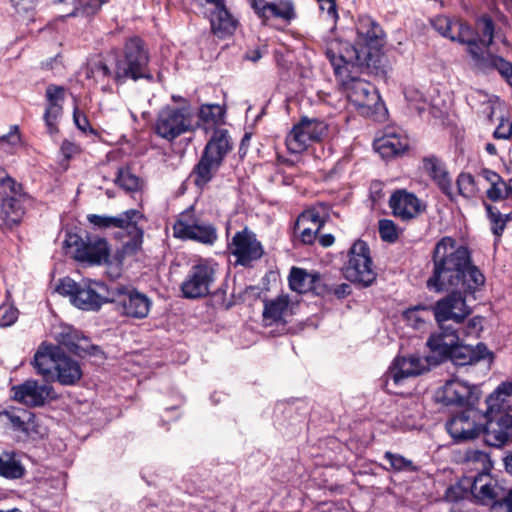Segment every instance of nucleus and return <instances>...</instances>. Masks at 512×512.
I'll return each instance as SVG.
<instances>
[{
    "label": "nucleus",
    "instance_id": "nucleus-1",
    "mask_svg": "<svg viewBox=\"0 0 512 512\" xmlns=\"http://www.w3.org/2000/svg\"><path fill=\"white\" fill-rule=\"evenodd\" d=\"M470 259L434 258L433 275L427 280V288L436 292L457 290L459 293L479 290L485 277Z\"/></svg>",
    "mask_w": 512,
    "mask_h": 512
},
{
    "label": "nucleus",
    "instance_id": "nucleus-2",
    "mask_svg": "<svg viewBox=\"0 0 512 512\" xmlns=\"http://www.w3.org/2000/svg\"><path fill=\"white\" fill-rule=\"evenodd\" d=\"M34 367L45 381H57L65 386L74 385L82 377V369L78 361L54 345L42 344L38 348L34 356Z\"/></svg>",
    "mask_w": 512,
    "mask_h": 512
},
{
    "label": "nucleus",
    "instance_id": "nucleus-3",
    "mask_svg": "<svg viewBox=\"0 0 512 512\" xmlns=\"http://www.w3.org/2000/svg\"><path fill=\"white\" fill-rule=\"evenodd\" d=\"M355 43L364 50L368 73L375 76H385L388 72L386 57L382 51L384 46V31L370 16H360L355 25Z\"/></svg>",
    "mask_w": 512,
    "mask_h": 512
},
{
    "label": "nucleus",
    "instance_id": "nucleus-4",
    "mask_svg": "<svg viewBox=\"0 0 512 512\" xmlns=\"http://www.w3.org/2000/svg\"><path fill=\"white\" fill-rule=\"evenodd\" d=\"M117 85L127 81L146 79L151 81L153 76L149 70L150 55L145 42L138 36L128 38L123 46L122 53H116Z\"/></svg>",
    "mask_w": 512,
    "mask_h": 512
},
{
    "label": "nucleus",
    "instance_id": "nucleus-5",
    "mask_svg": "<svg viewBox=\"0 0 512 512\" xmlns=\"http://www.w3.org/2000/svg\"><path fill=\"white\" fill-rule=\"evenodd\" d=\"M231 149L232 144L228 131L225 129L215 130L191 173L197 187L204 188L211 182Z\"/></svg>",
    "mask_w": 512,
    "mask_h": 512
},
{
    "label": "nucleus",
    "instance_id": "nucleus-6",
    "mask_svg": "<svg viewBox=\"0 0 512 512\" xmlns=\"http://www.w3.org/2000/svg\"><path fill=\"white\" fill-rule=\"evenodd\" d=\"M325 55L330 61L335 76H346L348 72H367V61L361 50L355 43L350 44L347 41L335 37H328L324 41Z\"/></svg>",
    "mask_w": 512,
    "mask_h": 512
},
{
    "label": "nucleus",
    "instance_id": "nucleus-7",
    "mask_svg": "<svg viewBox=\"0 0 512 512\" xmlns=\"http://www.w3.org/2000/svg\"><path fill=\"white\" fill-rule=\"evenodd\" d=\"M0 196L1 219L7 227L12 228L22 221L25 214L24 203L28 196L23 192L22 185L4 170H0Z\"/></svg>",
    "mask_w": 512,
    "mask_h": 512
},
{
    "label": "nucleus",
    "instance_id": "nucleus-8",
    "mask_svg": "<svg viewBox=\"0 0 512 512\" xmlns=\"http://www.w3.org/2000/svg\"><path fill=\"white\" fill-rule=\"evenodd\" d=\"M62 248L66 256H110L112 251L105 237L76 227L64 230Z\"/></svg>",
    "mask_w": 512,
    "mask_h": 512
},
{
    "label": "nucleus",
    "instance_id": "nucleus-9",
    "mask_svg": "<svg viewBox=\"0 0 512 512\" xmlns=\"http://www.w3.org/2000/svg\"><path fill=\"white\" fill-rule=\"evenodd\" d=\"M109 301L122 316L132 319L146 318L152 307L151 298L132 285H116L109 289Z\"/></svg>",
    "mask_w": 512,
    "mask_h": 512
},
{
    "label": "nucleus",
    "instance_id": "nucleus-10",
    "mask_svg": "<svg viewBox=\"0 0 512 512\" xmlns=\"http://www.w3.org/2000/svg\"><path fill=\"white\" fill-rule=\"evenodd\" d=\"M192 127V113L188 107L166 106L157 115L154 131L159 137L173 141Z\"/></svg>",
    "mask_w": 512,
    "mask_h": 512
},
{
    "label": "nucleus",
    "instance_id": "nucleus-11",
    "mask_svg": "<svg viewBox=\"0 0 512 512\" xmlns=\"http://www.w3.org/2000/svg\"><path fill=\"white\" fill-rule=\"evenodd\" d=\"M216 273L217 264L209 260L193 265L181 283L182 296L186 299H200L209 295Z\"/></svg>",
    "mask_w": 512,
    "mask_h": 512
},
{
    "label": "nucleus",
    "instance_id": "nucleus-12",
    "mask_svg": "<svg viewBox=\"0 0 512 512\" xmlns=\"http://www.w3.org/2000/svg\"><path fill=\"white\" fill-rule=\"evenodd\" d=\"M0 422L19 434L21 439L36 440L45 435V429L36 422L33 412L23 408L10 407L0 410Z\"/></svg>",
    "mask_w": 512,
    "mask_h": 512
},
{
    "label": "nucleus",
    "instance_id": "nucleus-13",
    "mask_svg": "<svg viewBox=\"0 0 512 512\" xmlns=\"http://www.w3.org/2000/svg\"><path fill=\"white\" fill-rule=\"evenodd\" d=\"M363 72H348L346 76L338 77L347 98L356 107L371 110L374 108L380 96L377 89L369 81L360 78Z\"/></svg>",
    "mask_w": 512,
    "mask_h": 512
},
{
    "label": "nucleus",
    "instance_id": "nucleus-14",
    "mask_svg": "<svg viewBox=\"0 0 512 512\" xmlns=\"http://www.w3.org/2000/svg\"><path fill=\"white\" fill-rule=\"evenodd\" d=\"M483 420L484 413L472 406L454 415L446 423V429L456 441L471 440L482 433Z\"/></svg>",
    "mask_w": 512,
    "mask_h": 512
},
{
    "label": "nucleus",
    "instance_id": "nucleus-15",
    "mask_svg": "<svg viewBox=\"0 0 512 512\" xmlns=\"http://www.w3.org/2000/svg\"><path fill=\"white\" fill-rule=\"evenodd\" d=\"M10 398L28 408H36L55 399L56 395L52 385L28 379L10 388Z\"/></svg>",
    "mask_w": 512,
    "mask_h": 512
},
{
    "label": "nucleus",
    "instance_id": "nucleus-16",
    "mask_svg": "<svg viewBox=\"0 0 512 512\" xmlns=\"http://www.w3.org/2000/svg\"><path fill=\"white\" fill-rule=\"evenodd\" d=\"M485 442L500 448L512 441V415L507 412H484L483 430Z\"/></svg>",
    "mask_w": 512,
    "mask_h": 512
},
{
    "label": "nucleus",
    "instance_id": "nucleus-17",
    "mask_svg": "<svg viewBox=\"0 0 512 512\" xmlns=\"http://www.w3.org/2000/svg\"><path fill=\"white\" fill-rule=\"evenodd\" d=\"M327 133V125L318 119H302L286 137V145L291 153H301L311 142L320 141Z\"/></svg>",
    "mask_w": 512,
    "mask_h": 512
},
{
    "label": "nucleus",
    "instance_id": "nucleus-18",
    "mask_svg": "<svg viewBox=\"0 0 512 512\" xmlns=\"http://www.w3.org/2000/svg\"><path fill=\"white\" fill-rule=\"evenodd\" d=\"M248 2L264 25H269L273 19L288 25L297 18L292 0H248Z\"/></svg>",
    "mask_w": 512,
    "mask_h": 512
},
{
    "label": "nucleus",
    "instance_id": "nucleus-19",
    "mask_svg": "<svg viewBox=\"0 0 512 512\" xmlns=\"http://www.w3.org/2000/svg\"><path fill=\"white\" fill-rule=\"evenodd\" d=\"M448 358L458 367L481 365L485 371H488L494 357L493 353L483 343H478L476 346L458 343Z\"/></svg>",
    "mask_w": 512,
    "mask_h": 512
},
{
    "label": "nucleus",
    "instance_id": "nucleus-20",
    "mask_svg": "<svg viewBox=\"0 0 512 512\" xmlns=\"http://www.w3.org/2000/svg\"><path fill=\"white\" fill-rule=\"evenodd\" d=\"M432 310L433 316L439 325L448 320H452L456 325H459L471 313L465 298L459 292H453L438 300L432 306Z\"/></svg>",
    "mask_w": 512,
    "mask_h": 512
},
{
    "label": "nucleus",
    "instance_id": "nucleus-21",
    "mask_svg": "<svg viewBox=\"0 0 512 512\" xmlns=\"http://www.w3.org/2000/svg\"><path fill=\"white\" fill-rule=\"evenodd\" d=\"M437 398L445 405L466 404L468 407H472L479 399V390L476 386L452 379L438 391Z\"/></svg>",
    "mask_w": 512,
    "mask_h": 512
},
{
    "label": "nucleus",
    "instance_id": "nucleus-22",
    "mask_svg": "<svg viewBox=\"0 0 512 512\" xmlns=\"http://www.w3.org/2000/svg\"><path fill=\"white\" fill-rule=\"evenodd\" d=\"M109 289L102 282L98 281H94L89 285L80 284L72 303L82 310L97 311L104 303H110Z\"/></svg>",
    "mask_w": 512,
    "mask_h": 512
},
{
    "label": "nucleus",
    "instance_id": "nucleus-23",
    "mask_svg": "<svg viewBox=\"0 0 512 512\" xmlns=\"http://www.w3.org/2000/svg\"><path fill=\"white\" fill-rule=\"evenodd\" d=\"M174 236L181 239H190L202 244L213 245L218 235L216 228L209 223L189 222L179 219L173 226Z\"/></svg>",
    "mask_w": 512,
    "mask_h": 512
},
{
    "label": "nucleus",
    "instance_id": "nucleus-24",
    "mask_svg": "<svg viewBox=\"0 0 512 512\" xmlns=\"http://www.w3.org/2000/svg\"><path fill=\"white\" fill-rule=\"evenodd\" d=\"M439 326L440 330L427 340V346L437 356V363L448 359L452 350L461 340L458 329H454L453 326H444V324Z\"/></svg>",
    "mask_w": 512,
    "mask_h": 512
},
{
    "label": "nucleus",
    "instance_id": "nucleus-25",
    "mask_svg": "<svg viewBox=\"0 0 512 512\" xmlns=\"http://www.w3.org/2000/svg\"><path fill=\"white\" fill-rule=\"evenodd\" d=\"M389 206L395 217L401 220H411L420 215L425 206L413 193L406 190L395 191L389 199Z\"/></svg>",
    "mask_w": 512,
    "mask_h": 512
},
{
    "label": "nucleus",
    "instance_id": "nucleus-26",
    "mask_svg": "<svg viewBox=\"0 0 512 512\" xmlns=\"http://www.w3.org/2000/svg\"><path fill=\"white\" fill-rule=\"evenodd\" d=\"M429 369V359H422L418 356L397 357L387 374L388 379L395 384H400L409 377L417 376Z\"/></svg>",
    "mask_w": 512,
    "mask_h": 512
},
{
    "label": "nucleus",
    "instance_id": "nucleus-27",
    "mask_svg": "<svg viewBox=\"0 0 512 512\" xmlns=\"http://www.w3.org/2000/svg\"><path fill=\"white\" fill-rule=\"evenodd\" d=\"M373 147L384 159L402 155L409 147V140L400 130L388 128L375 139Z\"/></svg>",
    "mask_w": 512,
    "mask_h": 512
},
{
    "label": "nucleus",
    "instance_id": "nucleus-28",
    "mask_svg": "<svg viewBox=\"0 0 512 512\" xmlns=\"http://www.w3.org/2000/svg\"><path fill=\"white\" fill-rule=\"evenodd\" d=\"M470 483V494L482 504H488L496 500L502 488L498 485L490 472L480 475H468Z\"/></svg>",
    "mask_w": 512,
    "mask_h": 512
},
{
    "label": "nucleus",
    "instance_id": "nucleus-29",
    "mask_svg": "<svg viewBox=\"0 0 512 512\" xmlns=\"http://www.w3.org/2000/svg\"><path fill=\"white\" fill-rule=\"evenodd\" d=\"M214 8L210 15L212 32L219 38L232 35L236 29V20L232 17L225 6L224 0H205Z\"/></svg>",
    "mask_w": 512,
    "mask_h": 512
},
{
    "label": "nucleus",
    "instance_id": "nucleus-30",
    "mask_svg": "<svg viewBox=\"0 0 512 512\" xmlns=\"http://www.w3.org/2000/svg\"><path fill=\"white\" fill-rule=\"evenodd\" d=\"M344 276L350 282L364 287L371 285L376 279L372 258H349L344 267Z\"/></svg>",
    "mask_w": 512,
    "mask_h": 512
},
{
    "label": "nucleus",
    "instance_id": "nucleus-31",
    "mask_svg": "<svg viewBox=\"0 0 512 512\" xmlns=\"http://www.w3.org/2000/svg\"><path fill=\"white\" fill-rule=\"evenodd\" d=\"M323 225L324 220L319 212L316 209H308L298 216L294 232L300 236L304 244H312Z\"/></svg>",
    "mask_w": 512,
    "mask_h": 512
},
{
    "label": "nucleus",
    "instance_id": "nucleus-32",
    "mask_svg": "<svg viewBox=\"0 0 512 512\" xmlns=\"http://www.w3.org/2000/svg\"><path fill=\"white\" fill-rule=\"evenodd\" d=\"M231 246L233 256H262L264 253L261 242L248 227L233 236Z\"/></svg>",
    "mask_w": 512,
    "mask_h": 512
},
{
    "label": "nucleus",
    "instance_id": "nucleus-33",
    "mask_svg": "<svg viewBox=\"0 0 512 512\" xmlns=\"http://www.w3.org/2000/svg\"><path fill=\"white\" fill-rule=\"evenodd\" d=\"M292 314L291 301L288 295L281 294L264 302L263 319L266 325L286 323V318Z\"/></svg>",
    "mask_w": 512,
    "mask_h": 512
},
{
    "label": "nucleus",
    "instance_id": "nucleus-34",
    "mask_svg": "<svg viewBox=\"0 0 512 512\" xmlns=\"http://www.w3.org/2000/svg\"><path fill=\"white\" fill-rule=\"evenodd\" d=\"M460 464L466 475H480L490 472L492 462L489 454L478 449H467L461 455Z\"/></svg>",
    "mask_w": 512,
    "mask_h": 512
},
{
    "label": "nucleus",
    "instance_id": "nucleus-35",
    "mask_svg": "<svg viewBox=\"0 0 512 512\" xmlns=\"http://www.w3.org/2000/svg\"><path fill=\"white\" fill-rule=\"evenodd\" d=\"M424 170L433 178L441 191L453 200L452 182L443 163L435 156L423 159Z\"/></svg>",
    "mask_w": 512,
    "mask_h": 512
},
{
    "label": "nucleus",
    "instance_id": "nucleus-36",
    "mask_svg": "<svg viewBox=\"0 0 512 512\" xmlns=\"http://www.w3.org/2000/svg\"><path fill=\"white\" fill-rule=\"evenodd\" d=\"M491 412H506L512 409V382L501 383L486 399Z\"/></svg>",
    "mask_w": 512,
    "mask_h": 512
},
{
    "label": "nucleus",
    "instance_id": "nucleus-37",
    "mask_svg": "<svg viewBox=\"0 0 512 512\" xmlns=\"http://www.w3.org/2000/svg\"><path fill=\"white\" fill-rule=\"evenodd\" d=\"M86 266H98L111 280L118 279L123 272L122 258H76Z\"/></svg>",
    "mask_w": 512,
    "mask_h": 512
},
{
    "label": "nucleus",
    "instance_id": "nucleus-38",
    "mask_svg": "<svg viewBox=\"0 0 512 512\" xmlns=\"http://www.w3.org/2000/svg\"><path fill=\"white\" fill-rule=\"evenodd\" d=\"M22 465L14 451H4L0 454V476L6 479H20L25 475Z\"/></svg>",
    "mask_w": 512,
    "mask_h": 512
},
{
    "label": "nucleus",
    "instance_id": "nucleus-39",
    "mask_svg": "<svg viewBox=\"0 0 512 512\" xmlns=\"http://www.w3.org/2000/svg\"><path fill=\"white\" fill-rule=\"evenodd\" d=\"M452 41L459 42L461 44L468 45V52L471 54L473 59L479 60L480 53L478 52L477 39L474 36L472 28L461 21H455V30L451 36Z\"/></svg>",
    "mask_w": 512,
    "mask_h": 512
},
{
    "label": "nucleus",
    "instance_id": "nucleus-40",
    "mask_svg": "<svg viewBox=\"0 0 512 512\" xmlns=\"http://www.w3.org/2000/svg\"><path fill=\"white\" fill-rule=\"evenodd\" d=\"M116 63L114 62V67L110 68L105 62L103 61H96L91 63L86 71L87 78H92L96 82H102L106 84L102 87L103 91L110 90V87L108 85V82L112 80L117 85V79H116Z\"/></svg>",
    "mask_w": 512,
    "mask_h": 512
},
{
    "label": "nucleus",
    "instance_id": "nucleus-41",
    "mask_svg": "<svg viewBox=\"0 0 512 512\" xmlns=\"http://www.w3.org/2000/svg\"><path fill=\"white\" fill-rule=\"evenodd\" d=\"M144 231L140 227H132V230H126L117 233V237H123L122 256H130L141 251Z\"/></svg>",
    "mask_w": 512,
    "mask_h": 512
},
{
    "label": "nucleus",
    "instance_id": "nucleus-42",
    "mask_svg": "<svg viewBox=\"0 0 512 512\" xmlns=\"http://www.w3.org/2000/svg\"><path fill=\"white\" fill-rule=\"evenodd\" d=\"M433 315L432 306L417 305L403 312V319L414 329H421Z\"/></svg>",
    "mask_w": 512,
    "mask_h": 512
},
{
    "label": "nucleus",
    "instance_id": "nucleus-43",
    "mask_svg": "<svg viewBox=\"0 0 512 512\" xmlns=\"http://www.w3.org/2000/svg\"><path fill=\"white\" fill-rule=\"evenodd\" d=\"M433 256H470V252L454 238L445 236L435 245Z\"/></svg>",
    "mask_w": 512,
    "mask_h": 512
},
{
    "label": "nucleus",
    "instance_id": "nucleus-44",
    "mask_svg": "<svg viewBox=\"0 0 512 512\" xmlns=\"http://www.w3.org/2000/svg\"><path fill=\"white\" fill-rule=\"evenodd\" d=\"M477 45L489 47L493 44L495 26L489 15L481 16L476 22Z\"/></svg>",
    "mask_w": 512,
    "mask_h": 512
},
{
    "label": "nucleus",
    "instance_id": "nucleus-45",
    "mask_svg": "<svg viewBox=\"0 0 512 512\" xmlns=\"http://www.w3.org/2000/svg\"><path fill=\"white\" fill-rule=\"evenodd\" d=\"M488 219L491 223V230L494 235H502L506 223L512 220V212L502 213L500 209L488 203H484Z\"/></svg>",
    "mask_w": 512,
    "mask_h": 512
},
{
    "label": "nucleus",
    "instance_id": "nucleus-46",
    "mask_svg": "<svg viewBox=\"0 0 512 512\" xmlns=\"http://www.w3.org/2000/svg\"><path fill=\"white\" fill-rule=\"evenodd\" d=\"M115 183L127 192H136L141 189L143 182L129 167H121L118 169Z\"/></svg>",
    "mask_w": 512,
    "mask_h": 512
},
{
    "label": "nucleus",
    "instance_id": "nucleus-47",
    "mask_svg": "<svg viewBox=\"0 0 512 512\" xmlns=\"http://www.w3.org/2000/svg\"><path fill=\"white\" fill-rule=\"evenodd\" d=\"M60 3L69 2V0H59ZM74 9L69 16H90L94 15L107 0H70Z\"/></svg>",
    "mask_w": 512,
    "mask_h": 512
},
{
    "label": "nucleus",
    "instance_id": "nucleus-48",
    "mask_svg": "<svg viewBox=\"0 0 512 512\" xmlns=\"http://www.w3.org/2000/svg\"><path fill=\"white\" fill-rule=\"evenodd\" d=\"M82 337L76 330L66 327L57 335L58 342L65 346L70 352L81 355V352L86 351L84 347L79 344Z\"/></svg>",
    "mask_w": 512,
    "mask_h": 512
},
{
    "label": "nucleus",
    "instance_id": "nucleus-49",
    "mask_svg": "<svg viewBox=\"0 0 512 512\" xmlns=\"http://www.w3.org/2000/svg\"><path fill=\"white\" fill-rule=\"evenodd\" d=\"M384 459H386L389 463V467L386 468L387 470H392L395 472L417 471V466L412 462V460L407 459L400 454L387 451L384 454Z\"/></svg>",
    "mask_w": 512,
    "mask_h": 512
},
{
    "label": "nucleus",
    "instance_id": "nucleus-50",
    "mask_svg": "<svg viewBox=\"0 0 512 512\" xmlns=\"http://www.w3.org/2000/svg\"><path fill=\"white\" fill-rule=\"evenodd\" d=\"M470 494L469 476L465 475L458 483L451 485L445 492V499L449 502H457Z\"/></svg>",
    "mask_w": 512,
    "mask_h": 512
},
{
    "label": "nucleus",
    "instance_id": "nucleus-51",
    "mask_svg": "<svg viewBox=\"0 0 512 512\" xmlns=\"http://www.w3.org/2000/svg\"><path fill=\"white\" fill-rule=\"evenodd\" d=\"M482 322V317L475 316L470 318L467 323H461L458 327H454V329L459 330L461 340H464L465 338H478L483 330Z\"/></svg>",
    "mask_w": 512,
    "mask_h": 512
},
{
    "label": "nucleus",
    "instance_id": "nucleus-52",
    "mask_svg": "<svg viewBox=\"0 0 512 512\" xmlns=\"http://www.w3.org/2000/svg\"><path fill=\"white\" fill-rule=\"evenodd\" d=\"M458 193L465 198H473L477 192V184L470 173H461L457 178Z\"/></svg>",
    "mask_w": 512,
    "mask_h": 512
},
{
    "label": "nucleus",
    "instance_id": "nucleus-53",
    "mask_svg": "<svg viewBox=\"0 0 512 512\" xmlns=\"http://www.w3.org/2000/svg\"><path fill=\"white\" fill-rule=\"evenodd\" d=\"M86 219L89 224L97 229L120 228L122 223V220L117 219V216L109 215L88 214Z\"/></svg>",
    "mask_w": 512,
    "mask_h": 512
},
{
    "label": "nucleus",
    "instance_id": "nucleus-54",
    "mask_svg": "<svg viewBox=\"0 0 512 512\" xmlns=\"http://www.w3.org/2000/svg\"><path fill=\"white\" fill-rule=\"evenodd\" d=\"M62 115V105H48L43 119L50 134L58 132L57 121Z\"/></svg>",
    "mask_w": 512,
    "mask_h": 512
},
{
    "label": "nucleus",
    "instance_id": "nucleus-55",
    "mask_svg": "<svg viewBox=\"0 0 512 512\" xmlns=\"http://www.w3.org/2000/svg\"><path fill=\"white\" fill-rule=\"evenodd\" d=\"M308 274L301 268H292L289 275V286L293 291L303 293L307 290L306 280Z\"/></svg>",
    "mask_w": 512,
    "mask_h": 512
},
{
    "label": "nucleus",
    "instance_id": "nucleus-56",
    "mask_svg": "<svg viewBox=\"0 0 512 512\" xmlns=\"http://www.w3.org/2000/svg\"><path fill=\"white\" fill-rule=\"evenodd\" d=\"M223 116V110L220 105L217 104H207L203 105L199 111L200 120L208 123L216 124L218 123Z\"/></svg>",
    "mask_w": 512,
    "mask_h": 512
},
{
    "label": "nucleus",
    "instance_id": "nucleus-57",
    "mask_svg": "<svg viewBox=\"0 0 512 512\" xmlns=\"http://www.w3.org/2000/svg\"><path fill=\"white\" fill-rule=\"evenodd\" d=\"M487 198L493 202L508 199L510 196V184L501 180L491 185L486 191Z\"/></svg>",
    "mask_w": 512,
    "mask_h": 512
},
{
    "label": "nucleus",
    "instance_id": "nucleus-58",
    "mask_svg": "<svg viewBox=\"0 0 512 512\" xmlns=\"http://www.w3.org/2000/svg\"><path fill=\"white\" fill-rule=\"evenodd\" d=\"M455 21L447 16H437L432 20V26L442 36L451 39L455 30Z\"/></svg>",
    "mask_w": 512,
    "mask_h": 512
},
{
    "label": "nucleus",
    "instance_id": "nucleus-59",
    "mask_svg": "<svg viewBox=\"0 0 512 512\" xmlns=\"http://www.w3.org/2000/svg\"><path fill=\"white\" fill-rule=\"evenodd\" d=\"M379 234L382 240L395 242L398 238V231L395 223L389 219H382L378 224Z\"/></svg>",
    "mask_w": 512,
    "mask_h": 512
},
{
    "label": "nucleus",
    "instance_id": "nucleus-60",
    "mask_svg": "<svg viewBox=\"0 0 512 512\" xmlns=\"http://www.w3.org/2000/svg\"><path fill=\"white\" fill-rule=\"evenodd\" d=\"M18 318V310L10 304L0 306V327H9L15 323Z\"/></svg>",
    "mask_w": 512,
    "mask_h": 512
},
{
    "label": "nucleus",
    "instance_id": "nucleus-61",
    "mask_svg": "<svg viewBox=\"0 0 512 512\" xmlns=\"http://www.w3.org/2000/svg\"><path fill=\"white\" fill-rule=\"evenodd\" d=\"M80 284L76 283L70 278H64L56 287V291L63 296H69L71 302L76 296Z\"/></svg>",
    "mask_w": 512,
    "mask_h": 512
},
{
    "label": "nucleus",
    "instance_id": "nucleus-62",
    "mask_svg": "<svg viewBox=\"0 0 512 512\" xmlns=\"http://www.w3.org/2000/svg\"><path fill=\"white\" fill-rule=\"evenodd\" d=\"M319 4V9L321 12L326 13L327 20L332 23H336L339 15L337 12L336 0H316Z\"/></svg>",
    "mask_w": 512,
    "mask_h": 512
},
{
    "label": "nucleus",
    "instance_id": "nucleus-63",
    "mask_svg": "<svg viewBox=\"0 0 512 512\" xmlns=\"http://www.w3.org/2000/svg\"><path fill=\"white\" fill-rule=\"evenodd\" d=\"M46 99L48 105H62L64 100V88L56 85H49L46 89Z\"/></svg>",
    "mask_w": 512,
    "mask_h": 512
},
{
    "label": "nucleus",
    "instance_id": "nucleus-64",
    "mask_svg": "<svg viewBox=\"0 0 512 512\" xmlns=\"http://www.w3.org/2000/svg\"><path fill=\"white\" fill-rule=\"evenodd\" d=\"M487 65L495 70L498 73L505 71L506 69H510L512 67V63L501 56H497L494 54L488 53L487 55Z\"/></svg>",
    "mask_w": 512,
    "mask_h": 512
}]
</instances>
